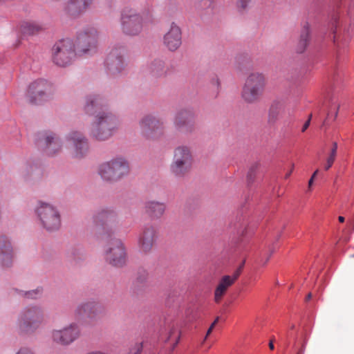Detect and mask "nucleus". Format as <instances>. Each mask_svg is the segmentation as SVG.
Returning a JSON list of instances; mask_svg holds the SVG:
<instances>
[{"label":"nucleus","mask_w":354,"mask_h":354,"mask_svg":"<svg viewBox=\"0 0 354 354\" xmlns=\"http://www.w3.org/2000/svg\"><path fill=\"white\" fill-rule=\"evenodd\" d=\"M142 349L141 345H136V346L131 351V354H140Z\"/></svg>","instance_id":"obj_39"},{"label":"nucleus","mask_w":354,"mask_h":354,"mask_svg":"<svg viewBox=\"0 0 354 354\" xmlns=\"http://www.w3.org/2000/svg\"><path fill=\"white\" fill-rule=\"evenodd\" d=\"M115 212L111 209H100L94 216V221L97 225H107L115 221Z\"/></svg>","instance_id":"obj_26"},{"label":"nucleus","mask_w":354,"mask_h":354,"mask_svg":"<svg viewBox=\"0 0 354 354\" xmlns=\"http://www.w3.org/2000/svg\"><path fill=\"white\" fill-rule=\"evenodd\" d=\"M99 37L96 28L87 26L79 31L74 44L77 53L80 55L95 48Z\"/></svg>","instance_id":"obj_9"},{"label":"nucleus","mask_w":354,"mask_h":354,"mask_svg":"<svg viewBox=\"0 0 354 354\" xmlns=\"http://www.w3.org/2000/svg\"><path fill=\"white\" fill-rule=\"evenodd\" d=\"M259 167V164L258 162H254L250 166L247 174V180L248 183H252L254 180Z\"/></svg>","instance_id":"obj_32"},{"label":"nucleus","mask_w":354,"mask_h":354,"mask_svg":"<svg viewBox=\"0 0 354 354\" xmlns=\"http://www.w3.org/2000/svg\"><path fill=\"white\" fill-rule=\"evenodd\" d=\"M15 354H35L34 352L29 348L21 347Z\"/></svg>","instance_id":"obj_37"},{"label":"nucleus","mask_w":354,"mask_h":354,"mask_svg":"<svg viewBox=\"0 0 354 354\" xmlns=\"http://www.w3.org/2000/svg\"><path fill=\"white\" fill-rule=\"evenodd\" d=\"M337 142H333V147L331 149V151L330 154H332L333 156H337Z\"/></svg>","instance_id":"obj_40"},{"label":"nucleus","mask_w":354,"mask_h":354,"mask_svg":"<svg viewBox=\"0 0 354 354\" xmlns=\"http://www.w3.org/2000/svg\"><path fill=\"white\" fill-rule=\"evenodd\" d=\"M318 173V170L317 169L313 174V176H311V178H313V179L315 178L316 175Z\"/></svg>","instance_id":"obj_47"},{"label":"nucleus","mask_w":354,"mask_h":354,"mask_svg":"<svg viewBox=\"0 0 354 354\" xmlns=\"http://www.w3.org/2000/svg\"><path fill=\"white\" fill-rule=\"evenodd\" d=\"M36 212L41 225L46 230L55 231L59 228L60 215L54 206L49 203L39 202Z\"/></svg>","instance_id":"obj_10"},{"label":"nucleus","mask_w":354,"mask_h":354,"mask_svg":"<svg viewBox=\"0 0 354 354\" xmlns=\"http://www.w3.org/2000/svg\"><path fill=\"white\" fill-rule=\"evenodd\" d=\"M176 129L183 133H191L196 130V122L194 114L186 110L176 113L174 119Z\"/></svg>","instance_id":"obj_15"},{"label":"nucleus","mask_w":354,"mask_h":354,"mask_svg":"<svg viewBox=\"0 0 354 354\" xmlns=\"http://www.w3.org/2000/svg\"><path fill=\"white\" fill-rule=\"evenodd\" d=\"M124 49H113L106 59V68L110 75L116 76L125 69L124 61Z\"/></svg>","instance_id":"obj_17"},{"label":"nucleus","mask_w":354,"mask_h":354,"mask_svg":"<svg viewBox=\"0 0 354 354\" xmlns=\"http://www.w3.org/2000/svg\"><path fill=\"white\" fill-rule=\"evenodd\" d=\"M314 179L313 178H310V179L308 181V188L310 189L313 183Z\"/></svg>","instance_id":"obj_44"},{"label":"nucleus","mask_w":354,"mask_h":354,"mask_svg":"<svg viewBox=\"0 0 354 354\" xmlns=\"http://www.w3.org/2000/svg\"><path fill=\"white\" fill-rule=\"evenodd\" d=\"M310 40V28L308 23L305 24L301 30L299 41L295 48L297 53H302L306 50Z\"/></svg>","instance_id":"obj_27"},{"label":"nucleus","mask_w":354,"mask_h":354,"mask_svg":"<svg viewBox=\"0 0 354 354\" xmlns=\"http://www.w3.org/2000/svg\"><path fill=\"white\" fill-rule=\"evenodd\" d=\"M232 285V280L230 279V275H225L221 279L214 291V301L216 303H219L221 301L227 289Z\"/></svg>","instance_id":"obj_25"},{"label":"nucleus","mask_w":354,"mask_h":354,"mask_svg":"<svg viewBox=\"0 0 354 354\" xmlns=\"http://www.w3.org/2000/svg\"><path fill=\"white\" fill-rule=\"evenodd\" d=\"M123 32L129 35H136L141 32L144 26L142 17L131 8L123 10L121 15Z\"/></svg>","instance_id":"obj_11"},{"label":"nucleus","mask_w":354,"mask_h":354,"mask_svg":"<svg viewBox=\"0 0 354 354\" xmlns=\"http://www.w3.org/2000/svg\"><path fill=\"white\" fill-rule=\"evenodd\" d=\"M101 306L93 301L80 304L74 310L73 316L78 322H82L84 318L95 319L101 312Z\"/></svg>","instance_id":"obj_16"},{"label":"nucleus","mask_w":354,"mask_h":354,"mask_svg":"<svg viewBox=\"0 0 354 354\" xmlns=\"http://www.w3.org/2000/svg\"><path fill=\"white\" fill-rule=\"evenodd\" d=\"M87 354H106V353L104 352H102V351H95L89 352Z\"/></svg>","instance_id":"obj_42"},{"label":"nucleus","mask_w":354,"mask_h":354,"mask_svg":"<svg viewBox=\"0 0 354 354\" xmlns=\"http://www.w3.org/2000/svg\"><path fill=\"white\" fill-rule=\"evenodd\" d=\"M13 254L12 247L7 238H0V264L3 267H9L12 262Z\"/></svg>","instance_id":"obj_22"},{"label":"nucleus","mask_w":354,"mask_h":354,"mask_svg":"<svg viewBox=\"0 0 354 354\" xmlns=\"http://www.w3.org/2000/svg\"><path fill=\"white\" fill-rule=\"evenodd\" d=\"M241 272V267H239L232 276H230V279L232 280V283L234 284L236 279L239 278Z\"/></svg>","instance_id":"obj_36"},{"label":"nucleus","mask_w":354,"mask_h":354,"mask_svg":"<svg viewBox=\"0 0 354 354\" xmlns=\"http://www.w3.org/2000/svg\"><path fill=\"white\" fill-rule=\"evenodd\" d=\"M138 125L140 133L147 140H158L165 134V121L157 115L152 114L144 115L139 120Z\"/></svg>","instance_id":"obj_5"},{"label":"nucleus","mask_w":354,"mask_h":354,"mask_svg":"<svg viewBox=\"0 0 354 354\" xmlns=\"http://www.w3.org/2000/svg\"><path fill=\"white\" fill-rule=\"evenodd\" d=\"M68 142L72 145V156L75 158L84 157L88 151V142L84 135L77 131H73L67 136Z\"/></svg>","instance_id":"obj_13"},{"label":"nucleus","mask_w":354,"mask_h":354,"mask_svg":"<svg viewBox=\"0 0 354 354\" xmlns=\"http://www.w3.org/2000/svg\"><path fill=\"white\" fill-rule=\"evenodd\" d=\"M312 297V294L311 293H308V295H307L306 297V300H310Z\"/></svg>","instance_id":"obj_48"},{"label":"nucleus","mask_w":354,"mask_h":354,"mask_svg":"<svg viewBox=\"0 0 354 354\" xmlns=\"http://www.w3.org/2000/svg\"><path fill=\"white\" fill-rule=\"evenodd\" d=\"M335 157H336V156H333L332 154L329 155L328 158L326 160V164L324 166V169L326 170L329 169L332 167V165L335 160Z\"/></svg>","instance_id":"obj_34"},{"label":"nucleus","mask_w":354,"mask_h":354,"mask_svg":"<svg viewBox=\"0 0 354 354\" xmlns=\"http://www.w3.org/2000/svg\"><path fill=\"white\" fill-rule=\"evenodd\" d=\"M44 30V26L36 21H24L20 25V31L24 35H32Z\"/></svg>","instance_id":"obj_24"},{"label":"nucleus","mask_w":354,"mask_h":354,"mask_svg":"<svg viewBox=\"0 0 354 354\" xmlns=\"http://www.w3.org/2000/svg\"><path fill=\"white\" fill-rule=\"evenodd\" d=\"M45 321L44 310L39 306H29L23 309L19 314L16 328L21 335L34 333Z\"/></svg>","instance_id":"obj_2"},{"label":"nucleus","mask_w":354,"mask_h":354,"mask_svg":"<svg viewBox=\"0 0 354 354\" xmlns=\"http://www.w3.org/2000/svg\"><path fill=\"white\" fill-rule=\"evenodd\" d=\"M166 205L157 201H148L145 203V213L153 219L161 218L165 212Z\"/></svg>","instance_id":"obj_23"},{"label":"nucleus","mask_w":354,"mask_h":354,"mask_svg":"<svg viewBox=\"0 0 354 354\" xmlns=\"http://www.w3.org/2000/svg\"><path fill=\"white\" fill-rule=\"evenodd\" d=\"M103 100L99 95L86 98L84 109L88 115H94L95 120L91 124L89 135L97 141L109 139L118 128V120L104 109Z\"/></svg>","instance_id":"obj_1"},{"label":"nucleus","mask_w":354,"mask_h":354,"mask_svg":"<svg viewBox=\"0 0 354 354\" xmlns=\"http://www.w3.org/2000/svg\"><path fill=\"white\" fill-rule=\"evenodd\" d=\"M269 348H270V350H274V343H273V340L272 339H271L270 341Z\"/></svg>","instance_id":"obj_43"},{"label":"nucleus","mask_w":354,"mask_h":354,"mask_svg":"<svg viewBox=\"0 0 354 354\" xmlns=\"http://www.w3.org/2000/svg\"><path fill=\"white\" fill-rule=\"evenodd\" d=\"M282 104L279 102H274L270 106V108L269 109V114H268V122L270 124L274 123L281 113V111L282 109Z\"/></svg>","instance_id":"obj_29"},{"label":"nucleus","mask_w":354,"mask_h":354,"mask_svg":"<svg viewBox=\"0 0 354 354\" xmlns=\"http://www.w3.org/2000/svg\"><path fill=\"white\" fill-rule=\"evenodd\" d=\"M93 0H70L66 11L71 17H75L84 12L92 4Z\"/></svg>","instance_id":"obj_21"},{"label":"nucleus","mask_w":354,"mask_h":354,"mask_svg":"<svg viewBox=\"0 0 354 354\" xmlns=\"http://www.w3.org/2000/svg\"><path fill=\"white\" fill-rule=\"evenodd\" d=\"M219 320V317H217L215 320L214 321V322L210 325L209 328H208L207 331V333H206V335L203 339V342H205L207 337L211 334V333L212 332L214 328L215 327L216 324L218 323Z\"/></svg>","instance_id":"obj_35"},{"label":"nucleus","mask_w":354,"mask_h":354,"mask_svg":"<svg viewBox=\"0 0 354 354\" xmlns=\"http://www.w3.org/2000/svg\"><path fill=\"white\" fill-rule=\"evenodd\" d=\"M103 239L108 241L104 249V259L107 263L115 267H122L127 263L126 248L121 240L111 238L108 234L103 235Z\"/></svg>","instance_id":"obj_7"},{"label":"nucleus","mask_w":354,"mask_h":354,"mask_svg":"<svg viewBox=\"0 0 354 354\" xmlns=\"http://www.w3.org/2000/svg\"><path fill=\"white\" fill-rule=\"evenodd\" d=\"M38 145L44 149L49 156H53L61 149L59 138L53 132H46L41 135Z\"/></svg>","instance_id":"obj_19"},{"label":"nucleus","mask_w":354,"mask_h":354,"mask_svg":"<svg viewBox=\"0 0 354 354\" xmlns=\"http://www.w3.org/2000/svg\"><path fill=\"white\" fill-rule=\"evenodd\" d=\"M311 117H312V115H310L308 117V119L304 124L303 127L301 129L302 132H304L308 128L310 123Z\"/></svg>","instance_id":"obj_38"},{"label":"nucleus","mask_w":354,"mask_h":354,"mask_svg":"<svg viewBox=\"0 0 354 354\" xmlns=\"http://www.w3.org/2000/svg\"><path fill=\"white\" fill-rule=\"evenodd\" d=\"M267 84V78L263 73L252 72L245 81L241 97L247 103H254L263 96Z\"/></svg>","instance_id":"obj_4"},{"label":"nucleus","mask_w":354,"mask_h":354,"mask_svg":"<svg viewBox=\"0 0 354 354\" xmlns=\"http://www.w3.org/2000/svg\"><path fill=\"white\" fill-rule=\"evenodd\" d=\"M338 220H339V222L343 223L344 221L345 218H344V216H339L338 217Z\"/></svg>","instance_id":"obj_46"},{"label":"nucleus","mask_w":354,"mask_h":354,"mask_svg":"<svg viewBox=\"0 0 354 354\" xmlns=\"http://www.w3.org/2000/svg\"><path fill=\"white\" fill-rule=\"evenodd\" d=\"M293 169H294V165H292V168H291L290 171L286 174V176H285L286 178H289V176L291 175V174L292 172Z\"/></svg>","instance_id":"obj_41"},{"label":"nucleus","mask_w":354,"mask_h":354,"mask_svg":"<svg viewBox=\"0 0 354 354\" xmlns=\"http://www.w3.org/2000/svg\"><path fill=\"white\" fill-rule=\"evenodd\" d=\"M254 0H237L236 9L241 14L248 11L253 6Z\"/></svg>","instance_id":"obj_30"},{"label":"nucleus","mask_w":354,"mask_h":354,"mask_svg":"<svg viewBox=\"0 0 354 354\" xmlns=\"http://www.w3.org/2000/svg\"><path fill=\"white\" fill-rule=\"evenodd\" d=\"M80 326L76 323H71L62 329L53 330L51 332L52 341L62 346H68L80 336Z\"/></svg>","instance_id":"obj_12"},{"label":"nucleus","mask_w":354,"mask_h":354,"mask_svg":"<svg viewBox=\"0 0 354 354\" xmlns=\"http://www.w3.org/2000/svg\"><path fill=\"white\" fill-rule=\"evenodd\" d=\"M193 156L189 147L180 145L175 148L170 165L171 172L176 176L183 177L192 169Z\"/></svg>","instance_id":"obj_6"},{"label":"nucleus","mask_w":354,"mask_h":354,"mask_svg":"<svg viewBox=\"0 0 354 354\" xmlns=\"http://www.w3.org/2000/svg\"><path fill=\"white\" fill-rule=\"evenodd\" d=\"M41 293V289L37 288L35 290L26 292L25 293V295L28 298L35 299L37 297V296L40 295Z\"/></svg>","instance_id":"obj_33"},{"label":"nucleus","mask_w":354,"mask_h":354,"mask_svg":"<svg viewBox=\"0 0 354 354\" xmlns=\"http://www.w3.org/2000/svg\"><path fill=\"white\" fill-rule=\"evenodd\" d=\"M129 170L128 161L122 157H116L100 164L97 173L103 180L114 183L127 176Z\"/></svg>","instance_id":"obj_3"},{"label":"nucleus","mask_w":354,"mask_h":354,"mask_svg":"<svg viewBox=\"0 0 354 354\" xmlns=\"http://www.w3.org/2000/svg\"><path fill=\"white\" fill-rule=\"evenodd\" d=\"M150 73L156 77H159L165 73V64L160 59L153 60L149 65Z\"/></svg>","instance_id":"obj_28"},{"label":"nucleus","mask_w":354,"mask_h":354,"mask_svg":"<svg viewBox=\"0 0 354 354\" xmlns=\"http://www.w3.org/2000/svg\"><path fill=\"white\" fill-rule=\"evenodd\" d=\"M77 54L74 43L69 39L57 42L53 48V62L59 66L70 64Z\"/></svg>","instance_id":"obj_8"},{"label":"nucleus","mask_w":354,"mask_h":354,"mask_svg":"<svg viewBox=\"0 0 354 354\" xmlns=\"http://www.w3.org/2000/svg\"><path fill=\"white\" fill-rule=\"evenodd\" d=\"M211 1H212V0H207V3H209Z\"/></svg>","instance_id":"obj_49"},{"label":"nucleus","mask_w":354,"mask_h":354,"mask_svg":"<svg viewBox=\"0 0 354 354\" xmlns=\"http://www.w3.org/2000/svg\"><path fill=\"white\" fill-rule=\"evenodd\" d=\"M163 44L170 51L176 50L182 44L181 30L180 28L172 24L169 30L163 37Z\"/></svg>","instance_id":"obj_20"},{"label":"nucleus","mask_w":354,"mask_h":354,"mask_svg":"<svg viewBox=\"0 0 354 354\" xmlns=\"http://www.w3.org/2000/svg\"><path fill=\"white\" fill-rule=\"evenodd\" d=\"M158 239V232L153 225H146L141 231L138 239V245L140 252L149 253L155 245Z\"/></svg>","instance_id":"obj_14"},{"label":"nucleus","mask_w":354,"mask_h":354,"mask_svg":"<svg viewBox=\"0 0 354 354\" xmlns=\"http://www.w3.org/2000/svg\"><path fill=\"white\" fill-rule=\"evenodd\" d=\"M180 337V333L178 328L176 325H172L169 332V339H174L173 348L178 344Z\"/></svg>","instance_id":"obj_31"},{"label":"nucleus","mask_w":354,"mask_h":354,"mask_svg":"<svg viewBox=\"0 0 354 354\" xmlns=\"http://www.w3.org/2000/svg\"><path fill=\"white\" fill-rule=\"evenodd\" d=\"M353 257H354V254H353Z\"/></svg>","instance_id":"obj_50"},{"label":"nucleus","mask_w":354,"mask_h":354,"mask_svg":"<svg viewBox=\"0 0 354 354\" xmlns=\"http://www.w3.org/2000/svg\"><path fill=\"white\" fill-rule=\"evenodd\" d=\"M50 86L47 81L39 80L32 82L28 88V97L30 102L37 104L47 98V93Z\"/></svg>","instance_id":"obj_18"},{"label":"nucleus","mask_w":354,"mask_h":354,"mask_svg":"<svg viewBox=\"0 0 354 354\" xmlns=\"http://www.w3.org/2000/svg\"><path fill=\"white\" fill-rule=\"evenodd\" d=\"M304 345L303 347L297 353V354H304Z\"/></svg>","instance_id":"obj_45"}]
</instances>
